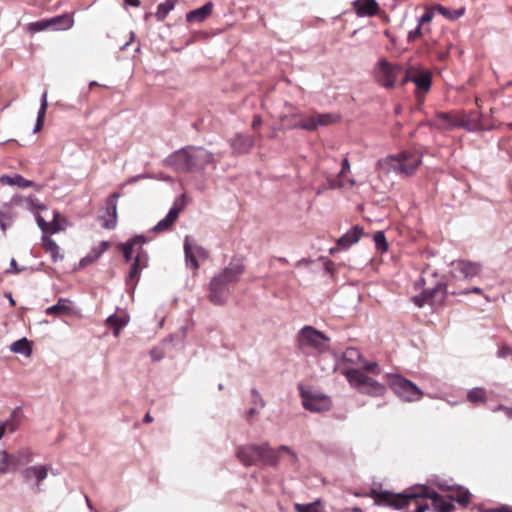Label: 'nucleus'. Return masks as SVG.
Here are the masks:
<instances>
[{
  "instance_id": "1",
  "label": "nucleus",
  "mask_w": 512,
  "mask_h": 512,
  "mask_svg": "<svg viewBox=\"0 0 512 512\" xmlns=\"http://www.w3.org/2000/svg\"><path fill=\"white\" fill-rule=\"evenodd\" d=\"M423 498L431 499L434 509L438 512H452L454 510V505L451 502L446 501L439 493L425 485L411 487L399 494L383 491L377 495L379 503L386 504L396 509H403L408 506L410 502H417V499L420 500Z\"/></svg>"
},
{
  "instance_id": "2",
  "label": "nucleus",
  "mask_w": 512,
  "mask_h": 512,
  "mask_svg": "<svg viewBox=\"0 0 512 512\" xmlns=\"http://www.w3.org/2000/svg\"><path fill=\"white\" fill-rule=\"evenodd\" d=\"M213 154L202 147L187 146L172 153L167 163L179 173H191L203 170L213 162Z\"/></svg>"
},
{
  "instance_id": "3",
  "label": "nucleus",
  "mask_w": 512,
  "mask_h": 512,
  "mask_svg": "<svg viewBox=\"0 0 512 512\" xmlns=\"http://www.w3.org/2000/svg\"><path fill=\"white\" fill-rule=\"evenodd\" d=\"M436 278H438L437 273L429 269L423 271L421 278L416 282V286L422 288V292L412 298L416 306L421 308L425 305L442 303L447 293V285Z\"/></svg>"
},
{
  "instance_id": "4",
  "label": "nucleus",
  "mask_w": 512,
  "mask_h": 512,
  "mask_svg": "<svg viewBox=\"0 0 512 512\" xmlns=\"http://www.w3.org/2000/svg\"><path fill=\"white\" fill-rule=\"evenodd\" d=\"M280 122L286 129H303L315 131L318 127L328 126L338 121V117L331 113L305 114L301 111L282 114Z\"/></svg>"
},
{
  "instance_id": "5",
  "label": "nucleus",
  "mask_w": 512,
  "mask_h": 512,
  "mask_svg": "<svg viewBox=\"0 0 512 512\" xmlns=\"http://www.w3.org/2000/svg\"><path fill=\"white\" fill-rule=\"evenodd\" d=\"M235 455L244 466L264 465L278 466V452L268 442L262 444H246L237 447Z\"/></svg>"
},
{
  "instance_id": "6",
  "label": "nucleus",
  "mask_w": 512,
  "mask_h": 512,
  "mask_svg": "<svg viewBox=\"0 0 512 512\" xmlns=\"http://www.w3.org/2000/svg\"><path fill=\"white\" fill-rule=\"evenodd\" d=\"M420 164V155L412 151H404L378 161V165L386 171L393 170L407 176L414 174Z\"/></svg>"
},
{
  "instance_id": "7",
  "label": "nucleus",
  "mask_w": 512,
  "mask_h": 512,
  "mask_svg": "<svg viewBox=\"0 0 512 512\" xmlns=\"http://www.w3.org/2000/svg\"><path fill=\"white\" fill-rule=\"evenodd\" d=\"M402 74V66L386 59H380L374 68V79L381 87L391 90L397 87L398 79Z\"/></svg>"
},
{
  "instance_id": "8",
  "label": "nucleus",
  "mask_w": 512,
  "mask_h": 512,
  "mask_svg": "<svg viewBox=\"0 0 512 512\" xmlns=\"http://www.w3.org/2000/svg\"><path fill=\"white\" fill-rule=\"evenodd\" d=\"M297 341L298 347L303 351L307 348L319 353L328 350L329 338L312 326L303 327L298 333Z\"/></svg>"
},
{
  "instance_id": "9",
  "label": "nucleus",
  "mask_w": 512,
  "mask_h": 512,
  "mask_svg": "<svg viewBox=\"0 0 512 512\" xmlns=\"http://www.w3.org/2000/svg\"><path fill=\"white\" fill-rule=\"evenodd\" d=\"M390 386L394 393L406 402L418 401L423 396V392L416 384L401 375H392Z\"/></svg>"
},
{
  "instance_id": "10",
  "label": "nucleus",
  "mask_w": 512,
  "mask_h": 512,
  "mask_svg": "<svg viewBox=\"0 0 512 512\" xmlns=\"http://www.w3.org/2000/svg\"><path fill=\"white\" fill-rule=\"evenodd\" d=\"M301 398L304 408L311 412H326L332 407L331 399L323 394L302 391Z\"/></svg>"
},
{
  "instance_id": "11",
  "label": "nucleus",
  "mask_w": 512,
  "mask_h": 512,
  "mask_svg": "<svg viewBox=\"0 0 512 512\" xmlns=\"http://www.w3.org/2000/svg\"><path fill=\"white\" fill-rule=\"evenodd\" d=\"M244 272L245 264L243 259L239 257H233L228 266L225 267L215 277L229 286V284L236 283Z\"/></svg>"
},
{
  "instance_id": "12",
  "label": "nucleus",
  "mask_w": 512,
  "mask_h": 512,
  "mask_svg": "<svg viewBox=\"0 0 512 512\" xmlns=\"http://www.w3.org/2000/svg\"><path fill=\"white\" fill-rule=\"evenodd\" d=\"M415 86V96L419 102L424 100L432 85V73L429 70H422L414 67L413 81Z\"/></svg>"
},
{
  "instance_id": "13",
  "label": "nucleus",
  "mask_w": 512,
  "mask_h": 512,
  "mask_svg": "<svg viewBox=\"0 0 512 512\" xmlns=\"http://www.w3.org/2000/svg\"><path fill=\"white\" fill-rule=\"evenodd\" d=\"M119 197L120 194L114 192L106 199L105 212L101 215L102 227L105 229H114L117 225V200Z\"/></svg>"
},
{
  "instance_id": "14",
  "label": "nucleus",
  "mask_w": 512,
  "mask_h": 512,
  "mask_svg": "<svg viewBox=\"0 0 512 512\" xmlns=\"http://www.w3.org/2000/svg\"><path fill=\"white\" fill-rule=\"evenodd\" d=\"M454 277L471 279L477 276L481 271V265L477 262L468 260H457L452 263Z\"/></svg>"
},
{
  "instance_id": "15",
  "label": "nucleus",
  "mask_w": 512,
  "mask_h": 512,
  "mask_svg": "<svg viewBox=\"0 0 512 512\" xmlns=\"http://www.w3.org/2000/svg\"><path fill=\"white\" fill-rule=\"evenodd\" d=\"M229 294L228 285L213 277L209 284V300L215 305H222L226 302Z\"/></svg>"
},
{
  "instance_id": "16",
  "label": "nucleus",
  "mask_w": 512,
  "mask_h": 512,
  "mask_svg": "<svg viewBox=\"0 0 512 512\" xmlns=\"http://www.w3.org/2000/svg\"><path fill=\"white\" fill-rule=\"evenodd\" d=\"M458 112H436L430 125L438 130H453L456 128Z\"/></svg>"
},
{
  "instance_id": "17",
  "label": "nucleus",
  "mask_w": 512,
  "mask_h": 512,
  "mask_svg": "<svg viewBox=\"0 0 512 512\" xmlns=\"http://www.w3.org/2000/svg\"><path fill=\"white\" fill-rule=\"evenodd\" d=\"M353 9L359 17H372L379 13L380 7L376 0H355Z\"/></svg>"
},
{
  "instance_id": "18",
  "label": "nucleus",
  "mask_w": 512,
  "mask_h": 512,
  "mask_svg": "<svg viewBox=\"0 0 512 512\" xmlns=\"http://www.w3.org/2000/svg\"><path fill=\"white\" fill-rule=\"evenodd\" d=\"M147 263L148 258H144L143 256L134 257L128 276L126 278V284L128 286L135 288L140 279L141 270L147 267Z\"/></svg>"
},
{
  "instance_id": "19",
  "label": "nucleus",
  "mask_w": 512,
  "mask_h": 512,
  "mask_svg": "<svg viewBox=\"0 0 512 512\" xmlns=\"http://www.w3.org/2000/svg\"><path fill=\"white\" fill-rule=\"evenodd\" d=\"M183 209V205L178 204L177 202L174 203L173 207L170 209L166 217L162 220H160L153 228L154 232H165L168 231L172 225L177 220L180 212Z\"/></svg>"
},
{
  "instance_id": "20",
  "label": "nucleus",
  "mask_w": 512,
  "mask_h": 512,
  "mask_svg": "<svg viewBox=\"0 0 512 512\" xmlns=\"http://www.w3.org/2000/svg\"><path fill=\"white\" fill-rule=\"evenodd\" d=\"M255 140L253 137L243 134H237L230 141L234 153L245 154L248 153L254 146Z\"/></svg>"
},
{
  "instance_id": "21",
  "label": "nucleus",
  "mask_w": 512,
  "mask_h": 512,
  "mask_svg": "<svg viewBox=\"0 0 512 512\" xmlns=\"http://www.w3.org/2000/svg\"><path fill=\"white\" fill-rule=\"evenodd\" d=\"M456 128H463L468 131H475L480 127V118L477 114L458 112Z\"/></svg>"
},
{
  "instance_id": "22",
  "label": "nucleus",
  "mask_w": 512,
  "mask_h": 512,
  "mask_svg": "<svg viewBox=\"0 0 512 512\" xmlns=\"http://www.w3.org/2000/svg\"><path fill=\"white\" fill-rule=\"evenodd\" d=\"M21 465V459L14 454H9L7 451H2L0 459V475L8 472H13Z\"/></svg>"
},
{
  "instance_id": "23",
  "label": "nucleus",
  "mask_w": 512,
  "mask_h": 512,
  "mask_svg": "<svg viewBox=\"0 0 512 512\" xmlns=\"http://www.w3.org/2000/svg\"><path fill=\"white\" fill-rule=\"evenodd\" d=\"M363 229L359 226H354L351 230L345 233L342 237L337 240L338 247L342 249H347L354 243L358 242Z\"/></svg>"
},
{
  "instance_id": "24",
  "label": "nucleus",
  "mask_w": 512,
  "mask_h": 512,
  "mask_svg": "<svg viewBox=\"0 0 512 512\" xmlns=\"http://www.w3.org/2000/svg\"><path fill=\"white\" fill-rule=\"evenodd\" d=\"M129 322V316L126 313L112 314L106 320V325L113 330L114 336L118 337L120 330Z\"/></svg>"
},
{
  "instance_id": "25",
  "label": "nucleus",
  "mask_w": 512,
  "mask_h": 512,
  "mask_svg": "<svg viewBox=\"0 0 512 512\" xmlns=\"http://www.w3.org/2000/svg\"><path fill=\"white\" fill-rule=\"evenodd\" d=\"M60 214L58 212L54 213V218L51 222H47L44 220V218L40 215L36 217V221L40 229L45 233L54 234L62 230V226L59 223Z\"/></svg>"
},
{
  "instance_id": "26",
  "label": "nucleus",
  "mask_w": 512,
  "mask_h": 512,
  "mask_svg": "<svg viewBox=\"0 0 512 512\" xmlns=\"http://www.w3.org/2000/svg\"><path fill=\"white\" fill-rule=\"evenodd\" d=\"M47 22H49V29L56 31L70 29L74 24V20L69 14L49 18Z\"/></svg>"
},
{
  "instance_id": "27",
  "label": "nucleus",
  "mask_w": 512,
  "mask_h": 512,
  "mask_svg": "<svg viewBox=\"0 0 512 512\" xmlns=\"http://www.w3.org/2000/svg\"><path fill=\"white\" fill-rule=\"evenodd\" d=\"M212 9L213 3L208 2L202 7L187 13L186 20L188 22H202L211 15Z\"/></svg>"
},
{
  "instance_id": "28",
  "label": "nucleus",
  "mask_w": 512,
  "mask_h": 512,
  "mask_svg": "<svg viewBox=\"0 0 512 512\" xmlns=\"http://www.w3.org/2000/svg\"><path fill=\"white\" fill-rule=\"evenodd\" d=\"M449 498L462 506H467L470 503L471 494L468 489L462 486L451 487Z\"/></svg>"
},
{
  "instance_id": "29",
  "label": "nucleus",
  "mask_w": 512,
  "mask_h": 512,
  "mask_svg": "<svg viewBox=\"0 0 512 512\" xmlns=\"http://www.w3.org/2000/svg\"><path fill=\"white\" fill-rule=\"evenodd\" d=\"M110 247V243L107 241H102L97 247H94L88 255L81 259L80 265L85 267L94 261H96L108 248Z\"/></svg>"
},
{
  "instance_id": "30",
  "label": "nucleus",
  "mask_w": 512,
  "mask_h": 512,
  "mask_svg": "<svg viewBox=\"0 0 512 512\" xmlns=\"http://www.w3.org/2000/svg\"><path fill=\"white\" fill-rule=\"evenodd\" d=\"M0 183L2 185H15L22 188L33 187L35 185L33 181L27 180L19 174H15L14 176L2 175L0 177Z\"/></svg>"
},
{
  "instance_id": "31",
  "label": "nucleus",
  "mask_w": 512,
  "mask_h": 512,
  "mask_svg": "<svg viewBox=\"0 0 512 512\" xmlns=\"http://www.w3.org/2000/svg\"><path fill=\"white\" fill-rule=\"evenodd\" d=\"M147 239L143 235H136L129 239L126 243L132 249V252L135 254V257L143 256L144 258H148L147 253L143 249L144 244Z\"/></svg>"
},
{
  "instance_id": "32",
  "label": "nucleus",
  "mask_w": 512,
  "mask_h": 512,
  "mask_svg": "<svg viewBox=\"0 0 512 512\" xmlns=\"http://www.w3.org/2000/svg\"><path fill=\"white\" fill-rule=\"evenodd\" d=\"M14 212L10 203H4L0 207V228L2 231H6L7 227L12 223L14 219Z\"/></svg>"
},
{
  "instance_id": "33",
  "label": "nucleus",
  "mask_w": 512,
  "mask_h": 512,
  "mask_svg": "<svg viewBox=\"0 0 512 512\" xmlns=\"http://www.w3.org/2000/svg\"><path fill=\"white\" fill-rule=\"evenodd\" d=\"M22 418L23 415L20 408H16L12 411L10 417L6 421L2 422V424L7 429V432L13 433L20 427Z\"/></svg>"
},
{
  "instance_id": "34",
  "label": "nucleus",
  "mask_w": 512,
  "mask_h": 512,
  "mask_svg": "<svg viewBox=\"0 0 512 512\" xmlns=\"http://www.w3.org/2000/svg\"><path fill=\"white\" fill-rule=\"evenodd\" d=\"M42 247L46 253L51 255L54 262L62 258V256L59 254V246L48 235L42 236Z\"/></svg>"
},
{
  "instance_id": "35",
  "label": "nucleus",
  "mask_w": 512,
  "mask_h": 512,
  "mask_svg": "<svg viewBox=\"0 0 512 512\" xmlns=\"http://www.w3.org/2000/svg\"><path fill=\"white\" fill-rule=\"evenodd\" d=\"M69 302L68 299L60 298L55 305L46 309V314L55 316L68 314L71 310Z\"/></svg>"
},
{
  "instance_id": "36",
  "label": "nucleus",
  "mask_w": 512,
  "mask_h": 512,
  "mask_svg": "<svg viewBox=\"0 0 512 512\" xmlns=\"http://www.w3.org/2000/svg\"><path fill=\"white\" fill-rule=\"evenodd\" d=\"M344 374L352 386L360 389L365 377L363 372L358 369H349Z\"/></svg>"
},
{
  "instance_id": "37",
  "label": "nucleus",
  "mask_w": 512,
  "mask_h": 512,
  "mask_svg": "<svg viewBox=\"0 0 512 512\" xmlns=\"http://www.w3.org/2000/svg\"><path fill=\"white\" fill-rule=\"evenodd\" d=\"M176 3L177 0H165V2L159 4L155 14L156 18L159 21H163L169 12L174 9Z\"/></svg>"
},
{
  "instance_id": "38",
  "label": "nucleus",
  "mask_w": 512,
  "mask_h": 512,
  "mask_svg": "<svg viewBox=\"0 0 512 512\" xmlns=\"http://www.w3.org/2000/svg\"><path fill=\"white\" fill-rule=\"evenodd\" d=\"M434 10L438 12L443 17L449 19V20H455L461 17L464 14V8L458 9V10H450L442 5H435Z\"/></svg>"
},
{
  "instance_id": "39",
  "label": "nucleus",
  "mask_w": 512,
  "mask_h": 512,
  "mask_svg": "<svg viewBox=\"0 0 512 512\" xmlns=\"http://www.w3.org/2000/svg\"><path fill=\"white\" fill-rule=\"evenodd\" d=\"M47 107H48L47 93L45 92L42 96L41 106H40V109L38 112L34 132H38L42 129V127L44 125V119H45Z\"/></svg>"
},
{
  "instance_id": "40",
  "label": "nucleus",
  "mask_w": 512,
  "mask_h": 512,
  "mask_svg": "<svg viewBox=\"0 0 512 512\" xmlns=\"http://www.w3.org/2000/svg\"><path fill=\"white\" fill-rule=\"evenodd\" d=\"M467 399L473 404L485 403L486 392L482 388H474L467 393Z\"/></svg>"
},
{
  "instance_id": "41",
  "label": "nucleus",
  "mask_w": 512,
  "mask_h": 512,
  "mask_svg": "<svg viewBox=\"0 0 512 512\" xmlns=\"http://www.w3.org/2000/svg\"><path fill=\"white\" fill-rule=\"evenodd\" d=\"M366 387L373 388L374 394H384L385 393V386L367 375H365L364 381H363L360 389L366 388Z\"/></svg>"
},
{
  "instance_id": "42",
  "label": "nucleus",
  "mask_w": 512,
  "mask_h": 512,
  "mask_svg": "<svg viewBox=\"0 0 512 512\" xmlns=\"http://www.w3.org/2000/svg\"><path fill=\"white\" fill-rule=\"evenodd\" d=\"M10 349L14 353H21L25 355H28L31 352L29 341L26 338H22L12 343Z\"/></svg>"
},
{
  "instance_id": "43",
  "label": "nucleus",
  "mask_w": 512,
  "mask_h": 512,
  "mask_svg": "<svg viewBox=\"0 0 512 512\" xmlns=\"http://www.w3.org/2000/svg\"><path fill=\"white\" fill-rule=\"evenodd\" d=\"M275 450L278 452V463L280 462L281 454L286 453L289 456V462L291 465H296L299 461V458L289 446L281 445L278 448H275Z\"/></svg>"
},
{
  "instance_id": "44",
  "label": "nucleus",
  "mask_w": 512,
  "mask_h": 512,
  "mask_svg": "<svg viewBox=\"0 0 512 512\" xmlns=\"http://www.w3.org/2000/svg\"><path fill=\"white\" fill-rule=\"evenodd\" d=\"M184 251L187 265L192 269L197 270L199 268V263L196 259V256L192 252L191 246L187 241L184 244Z\"/></svg>"
},
{
  "instance_id": "45",
  "label": "nucleus",
  "mask_w": 512,
  "mask_h": 512,
  "mask_svg": "<svg viewBox=\"0 0 512 512\" xmlns=\"http://www.w3.org/2000/svg\"><path fill=\"white\" fill-rule=\"evenodd\" d=\"M294 509L296 512H321L320 501H315L309 504L296 503L294 505Z\"/></svg>"
},
{
  "instance_id": "46",
  "label": "nucleus",
  "mask_w": 512,
  "mask_h": 512,
  "mask_svg": "<svg viewBox=\"0 0 512 512\" xmlns=\"http://www.w3.org/2000/svg\"><path fill=\"white\" fill-rule=\"evenodd\" d=\"M48 469L45 466H35L34 478L36 479L35 492L40 491V483L47 477Z\"/></svg>"
},
{
  "instance_id": "47",
  "label": "nucleus",
  "mask_w": 512,
  "mask_h": 512,
  "mask_svg": "<svg viewBox=\"0 0 512 512\" xmlns=\"http://www.w3.org/2000/svg\"><path fill=\"white\" fill-rule=\"evenodd\" d=\"M413 73H414V67H409L405 70L402 68V74L400 75V77L398 79L397 86L403 87L408 82H412L413 81Z\"/></svg>"
},
{
  "instance_id": "48",
  "label": "nucleus",
  "mask_w": 512,
  "mask_h": 512,
  "mask_svg": "<svg viewBox=\"0 0 512 512\" xmlns=\"http://www.w3.org/2000/svg\"><path fill=\"white\" fill-rule=\"evenodd\" d=\"M427 32H430L429 27H423V26H420V24H418L414 30H412L408 33L407 40L409 42H413L416 39L422 37Z\"/></svg>"
},
{
  "instance_id": "49",
  "label": "nucleus",
  "mask_w": 512,
  "mask_h": 512,
  "mask_svg": "<svg viewBox=\"0 0 512 512\" xmlns=\"http://www.w3.org/2000/svg\"><path fill=\"white\" fill-rule=\"evenodd\" d=\"M374 242H375L377 249L381 250L382 252H385L388 250V243H387L386 237L382 231H377L374 234Z\"/></svg>"
},
{
  "instance_id": "50",
  "label": "nucleus",
  "mask_w": 512,
  "mask_h": 512,
  "mask_svg": "<svg viewBox=\"0 0 512 512\" xmlns=\"http://www.w3.org/2000/svg\"><path fill=\"white\" fill-rule=\"evenodd\" d=\"M49 29V22H47V19H42L33 23H30L28 25V30L30 32H40Z\"/></svg>"
},
{
  "instance_id": "51",
  "label": "nucleus",
  "mask_w": 512,
  "mask_h": 512,
  "mask_svg": "<svg viewBox=\"0 0 512 512\" xmlns=\"http://www.w3.org/2000/svg\"><path fill=\"white\" fill-rule=\"evenodd\" d=\"M118 249L123 253L124 259L126 262H130L134 260V253L132 252V249L130 246L127 245V243H120L118 245Z\"/></svg>"
},
{
  "instance_id": "52",
  "label": "nucleus",
  "mask_w": 512,
  "mask_h": 512,
  "mask_svg": "<svg viewBox=\"0 0 512 512\" xmlns=\"http://www.w3.org/2000/svg\"><path fill=\"white\" fill-rule=\"evenodd\" d=\"M434 7L432 8H428L425 13L420 17L419 21H418V24H420V26H423L425 27V24H428L432 21L433 19V16H434Z\"/></svg>"
},
{
  "instance_id": "53",
  "label": "nucleus",
  "mask_w": 512,
  "mask_h": 512,
  "mask_svg": "<svg viewBox=\"0 0 512 512\" xmlns=\"http://www.w3.org/2000/svg\"><path fill=\"white\" fill-rule=\"evenodd\" d=\"M15 455L21 459V465L30 462L32 459V453L29 449H22Z\"/></svg>"
},
{
  "instance_id": "54",
  "label": "nucleus",
  "mask_w": 512,
  "mask_h": 512,
  "mask_svg": "<svg viewBox=\"0 0 512 512\" xmlns=\"http://www.w3.org/2000/svg\"><path fill=\"white\" fill-rule=\"evenodd\" d=\"M469 293H474V294H478V295H481L483 293V290L480 288V287H473L471 289H464V290H453L451 291V294L452 295H465V294H469Z\"/></svg>"
},
{
  "instance_id": "55",
  "label": "nucleus",
  "mask_w": 512,
  "mask_h": 512,
  "mask_svg": "<svg viewBox=\"0 0 512 512\" xmlns=\"http://www.w3.org/2000/svg\"><path fill=\"white\" fill-rule=\"evenodd\" d=\"M251 394H252V402L255 405H259L261 408H263L265 406V401L262 399L259 392L256 389H252Z\"/></svg>"
},
{
  "instance_id": "56",
  "label": "nucleus",
  "mask_w": 512,
  "mask_h": 512,
  "mask_svg": "<svg viewBox=\"0 0 512 512\" xmlns=\"http://www.w3.org/2000/svg\"><path fill=\"white\" fill-rule=\"evenodd\" d=\"M29 206L33 210H44L46 207L44 204L40 203L37 199L33 197H29L27 199Z\"/></svg>"
},
{
  "instance_id": "57",
  "label": "nucleus",
  "mask_w": 512,
  "mask_h": 512,
  "mask_svg": "<svg viewBox=\"0 0 512 512\" xmlns=\"http://www.w3.org/2000/svg\"><path fill=\"white\" fill-rule=\"evenodd\" d=\"M364 368L366 371L371 372L373 374H380V368L376 362L368 363L367 365H365Z\"/></svg>"
},
{
  "instance_id": "58",
  "label": "nucleus",
  "mask_w": 512,
  "mask_h": 512,
  "mask_svg": "<svg viewBox=\"0 0 512 512\" xmlns=\"http://www.w3.org/2000/svg\"><path fill=\"white\" fill-rule=\"evenodd\" d=\"M350 170V163L347 158H344L342 161V168L338 174V178L344 177V175Z\"/></svg>"
},
{
  "instance_id": "59",
  "label": "nucleus",
  "mask_w": 512,
  "mask_h": 512,
  "mask_svg": "<svg viewBox=\"0 0 512 512\" xmlns=\"http://www.w3.org/2000/svg\"><path fill=\"white\" fill-rule=\"evenodd\" d=\"M344 184L340 179H328V187L330 189H337L343 187Z\"/></svg>"
},
{
  "instance_id": "60",
  "label": "nucleus",
  "mask_w": 512,
  "mask_h": 512,
  "mask_svg": "<svg viewBox=\"0 0 512 512\" xmlns=\"http://www.w3.org/2000/svg\"><path fill=\"white\" fill-rule=\"evenodd\" d=\"M34 473L35 466L28 467L23 471V477L25 478L26 481H29L31 478H34Z\"/></svg>"
},
{
  "instance_id": "61",
  "label": "nucleus",
  "mask_w": 512,
  "mask_h": 512,
  "mask_svg": "<svg viewBox=\"0 0 512 512\" xmlns=\"http://www.w3.org/2000/svg\"><path fill=\"white\" fill-rule=\"evenodd\" d=\"M262 125V118L260 115H254L252 121V129L257 131Z\"/></svg>"
},
{
  "instance_id": "62",
  "label": "nucleus",
  "mask_w": 512,
  "mask_h": 512,
  "mask_svg": "<svg viewBox=\"0 0 512 512\" xmlns=\"http://www.w3.org/2000/svg\"><path fill=\"white\" fill-rule=\"evenodd\" d=\"M487 512H512L510 506L502 505L500 507L489 509Z\"/></svg>"
},
{
  "instance_id": "63",
  "label": "nucleus",
  "mask_w": 512,
  "mask_h": 512,
  "mask_svg": "<svg viewBox=\"0 0 512 512\" xmlns=\"http://www.w3.org/2000/svg\"><path fill=\"white\" fill-rule=\"evenodd\" d=\"M373 391H374V389L373 388H369V387L360 389L361 393H365V394H368L370 396L377 397V396H382L383 395V394H374Z\"/></svg>"
},
{
  "instance_id": "64",
  "label": "nucleus",
  "mask_w": 512,
  "mask_h": 512,
  "mask_svg": "<svg viewBox=\"0 0 512 512\" xmlns=\"http://www.w3.org/2000/svg\"><path fill=\"white\" fill-rule=\"evenodd\" d=\"M124 2L126 5H130L133 7H139L141 4L140 0H124Z\"/></svg>"
}]
</instances>
